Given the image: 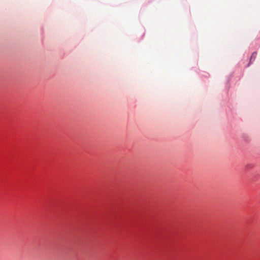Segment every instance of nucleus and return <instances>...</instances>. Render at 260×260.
Instances as JSON below:
<instances>
[{"mask_svg": "<svg viewBox=\"0 0 260 260\" xmlns=\"http://www.w3.org/2000/svg\"><path fill=\"white\" fill-rule=\"evenodd\" d=\"M256 54H257L256 52H253V53L252 54V55H251V57H250V62H249V63H251V62H252V60H254L255 59V58H256Z\"/></svg>", "mask_w": 260, "mask_h": 260, "instance_id": "1", "label": "nucleus"}]
</instances>
